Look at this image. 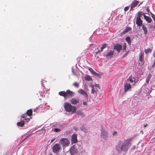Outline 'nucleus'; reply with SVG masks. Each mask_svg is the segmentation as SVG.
Returning a JSON list of instances; mask_svg holds the SVG:
<instances>
[{
	"mask_svg": "<svg viewBox=\"0 0 155 155\" xmlns=\"http://www.w3.org/2000/svg\"><path fill=\"white\" fill-rule=\"evenodd\" d=\"M107 45L106 44H102V47H101V50H98L97 51H96V54H98L99 53H100L101 51H103V50L105 48H106L107 47Z\"/></svg>",
	"mask_w": 155,
	"mask_h": 155,
	"instance_id": "a211bd4d",
	"label": "nucleus"
},
{
	"mask_svg": "<svg viewBox=\"0 0 155 155\" xmlns=\"http://www.w3.org/2000/svg\"><path fill=\"white\" fill-rule=\"evenodd\" d=\"M86 80L87 81H92V78L88 75H86L85 77Z\"/></svg>",
	"mask_w": 155,
	"mask_h": 155,
	"instance_id": "cd10ccee",
	"label": "nucleus"
},
{
	"mask_svg": "<svg viewBox=\"0 0 155 155\" xmlns=\"http://www.w3.org/2000/svg\"><path fill=\"white\" fill-rule=\"evenodd\" d=\"M54 139H53L51 141V143H52L54 140Z\"/></svg>",
	"mask_w": 155,
	"mask_h": 155,
	"instance_id": "09e8293b",
	"label": "nucleus"
},
{
	"mask_svg": "<svg viewBox=\"0 0 155 155\" xmlns=\"http://www.w3.org/2000/svg\"><path fill=\"white\" fill-rule=\"evenodd\" d=\"M83 104L84 105H87V103L86 102H83Z\"/></svg>",
	"mask_w": 155,
	"mask_h": 155,
	"instance_id": "49530a36",
	"label": "nucleus"
},
{
	"mask_svg": "<svg viewBox=\"0 0 155 155\" xmlns=\"http://www.w3.org/2000/svg\"><path fill=\"white\" fill-rule=\"evenodd\" d=\"M72 72L73 74L75 75H77L78 73V72L77 71H75L74 70V68H72Z\"/></svg>",
	"mask_w": 155,
	"mask_h": 155,
	"instance_id": "f704fd0d",
	"label": "nucleus"
},
{
	"mask_svg": "<svg viewBox=\"0 0 155 155\" xmlns=\"http://www.w3.org/2000/svg\"><path fill=\"white\" fill-rule=\"evenodd\" d=\"M144 19L148 22L150 23L152 21V19L150 17L146 16L145 15H143Z\"/></svg>",
	"mask_w": 155,
	"mask_h": 155,
	"instance_id": "6ab92c4d",
	"label": "nucleus"
},
{
	"mask_svg": "<svg viewBox=\"0 0 155 155\" xmlns=\"http://www.w3.org/2000/svg\"><path fill=\"white\" fill-rule=\"evenodd\" d=\"M81 130L85 133H87V130L84 127H82L81 128Z\"/></svg>",
	"mask_w": 155,
	"mask_h": 155,
	"instance_id": "c9c22d12",
	"label": "nucleus"
},
{
	"mask_svg": "<svg viewBox=\"0 0 155 155\" xmlns=\"http://www.w3.org/2000/svg\"><path fill=\"white\" fill-rule=\"evenodd\" d=\"M139 60L142 64L144 63V54H142L141 51L140 53L139 54Z\"/></svg>",
	"mask_w": 155,
	"mask_h": 155,
	"instance_id": "4468645a",
	"label": "nucleus"
},
{
	"mask_svg": "<svg viewBox=\"0 0 155 155\" xmlns=\"http://www.w3.org/2000/svg\"><path fill=\"white\" fill-rule=\"evenodd\" d=\"M89 71H91V72L94 75H96L97 76H99L100 75V74L96 72H95L94 71L92 68H89L88 69Z\"/></svg>",
	"mask_w": 155,
	"mask_h": 155,
	"instance_id": "aec40b11",
	"label": "nucleus"
},
{
	"mask_svg": "<svg viewBox=\"0 0 155 155\" xmlns=\"http://www.w3.org/2000/svg\"><path fill=\"white\" fill-rule=\"evenodd\" d=\"M64 107L65 110L68 112L72 111V113H74L76 110V107L72 106L71 104L65 102L64 104Z\"/></svg>",
	"mask_w": 155,
	"mask_h": 155,
	"instance_id": "f03ea898",
	"label": "nucleus"
},
{
	"mask_svg": "<svg viewBox=\"0 0 155 155\" xmlns=\"http://www.w3.org/2000/svg\"><path fill=\"white\" fill-rule=\"evenodd\" d=\"M114 53V51L110 50L109 51L107 52V54H106V56L107 58H111L113 55Z\"/></svg>",
	"mask_w": 155,
	"mask_h": 155,
	"instance_id": "2eb2a0df",
	"label": "nucleus"
},
{
	"mask_svg": "<svg viewBox=\"0 0 155 155\" xmlns=\"http://www.w3.org/2000/svg\"><path fill=\"white\" fill-rule=\"evenodd\" d=\"M60 129L58 128H55L54 129V131L56 132H60Z\"/></svg>",
	"mask_w": 155,
	"mask_h": 155,
	"instance_id": "e433bc0d",
	"label": "nucleus"
},
{
	"mask_svg": "<svg viewBox=\"0 0 155 155\" xmlns=\"http://www.w3.org/2000/svg\"><path fill=\"white\" fill-rule=\"evenodd\" d=\"M129 9V7L128 6L124 8V10L125 11H127Z\"/></svg>",
	"mask_w": 155,
	"mask_h": 155,
	"instance_id": "37998d69",
	"label": "nucleus"
},
{
	"mask_svg": "<svg viewBox=\"0 0 155 155\" xmlns=\"http://www.w3.org/2000/svg\"><path fill=\"white\" fill-rule=\"evenodd\" d=\"M139 3V2L136 0H134L133 1L130 5V10H132V9L136 6Z\"/></svg>",
	"mask_w": 155,
	"mask_h": 155,
	"instance_id": "f8f14e48",
	"label": "nucleus"
},
{
	"mask_svg": "<svg viewBox=\"0 0 155 155\" xmlns=\"http://www.w3.org/2000/svg\"><path fill=\"white\" fill-rule=\"evenodd\" d=\"M94 85V87H98V88H100L99 85V84H95L94 85Z\"/></svg>",
	"mask_w": 155,
	"mask_h": 155,
	"instance_id": "79ce46f5",
	"label": "nucleus"
},
{
	"mask_svg": "<svg viewBox=\"0 0 155 155\" xmlns=\"http://www.w3.org/2000/svg\"><path fill=\"white\" fill-rule=\"evenodd\" d=\"M53 152L58 154L61 149V146L58 143H56L52 147Z\"/></svg>",
	"mask_w": 155,
	"mask_h": 155,
	"instance_id": "20e7f679",
	"label": "nucleus"
},
{
	"mask_svg": "<svg viewBox=\"0 0 155 155\" xmlns=\"http://www.w3.org/2000/svg\"><path fill=\"white\" fill-rule=\"evenodd\" d=\"M151 15V16H153V15H154V14H153L151 12H150Z\"/></svg>",
	"mask_w": 155,
	"mask_h": 155,
	"instance_id": "603ef678",
	"label": "nucleus"
},
{
	"mask_svg": "<svg viewBox=\"0 0 155 155\" xmlns=\"http://www.w3.org/2000/svg\"><path fill=\"white\" fill-rule=\"evenodd\" d=\"M147 12H150V10L148 7H147Z\"/></svg>",
	"mask_w": 155,
	"mask_h": 155,
	"instance_id": "de8ad7c7",
	"label": "nucleus"
},
{
	"mask_svg": "<svg viewBox=\"0 0 155 155\" xmlns=\"http://www.w3.org/2000/svg\"><path fill=\"white\" fill-rule=\"evenodd\" d=\"M18 126L22 127L25 124V122L23 120H21L19 122H18L17 124Z\"/></svg>",
	"mask_w": 155,
	"mask_h": 155,
	"instance_id": "4be33fe9",
	"label": "nucleus"
},
{
	"mask_svg": "<svg viewBox=\"0 0 155 155\" xmlns=\"http://www.w3.org/2000/svg\"><path fill=\"white\" fill-rule=\"evenodd\" d=\"M32 111L31 109L28 110L26 112V114L28 116H30L32 114Z\"/></svg>",
	"mask_w": 155,
	"mask_h": 155,
	"instance_id": "bb28decb",
	"label": "nucleus"
},
{
	"mask_svg": "<svg viewBox=\"0 0 155 155\" xmlns=\"http://www.w3.org/2000/svg\"><path fill=\"white\" fill-rule=\"evenodd\" d=\"M138 80L139 79L137 77L132 75H130L127 79V81H130L131 84V85L134 86L138 82Z\"/></svg>",
	"mask_w": 155,
	"mask_h": 155,
	"instance_id": "7ed1b4c3",
	"label": "nucleus"
},
{
	"mask_svg": "<svg viewBox=\"0 0 155 155\" xmlns=\"http://www.w3.org/2000/svg\"><path fill=\"white\" fill-rule=\"evenodd\" d=\"M147 125V124H145L144 125V127H146Z\"/></svg>",
	"mask_w": 155,
	"mask_h": 155,
	"instance_id": "8fccbe9b",
	"label": "nucleus"
},
{
	"mask_svg": "<svg viewBox=\"0 0 155 155\" xmlns=\"http://www.w3.org/2000/svg\"><path fill=\"white\" fill-rule=\"evenodd\" d=\"M59 142L63 147L68 146L70 144L69 140L66 138H62L60 140Z\"/></svg>",
	"mask_w": 155,
	"mask_h": 155,
	"instance_id": "39448f33",
	"label": "nucleus"
},
{
	"mask_svg": "<svg viewBox=\"0 0 155 155\" xmlns=\"http://www.w3.org/2000/svg\"><path fill=\"white\" fill-rule=\"evenodd\" d=\"M27 114H23L22 116V117L23 118H25V120H30L29 119H28V118H26V117H27Z\"/></svg>",
	"mask_w": 155,
	"mask_h": 155,
	"instance_id": "473e14b6",
	"label": "nucleus"
},
{
	"mask_svg": "<svg viewBox=\"0 0 155 155\" xmlns=\"http://www.w3.org/2000/svg\"><path fill=\"white\" fill-rule=\"evenodd\" d=\"M141 4V3H140L138 5V6H139Z\"/></svg>",
	"mask_w": 155,
	"mask_h": 155,
	"instance_id": "5fc2aeb1",
	"label": "nucleus"
},
{
	"mask_svg": "<svg viewBox=\"0 0 155 155\" xmlns=\"http://www.w3.org/2000/svg\"><path fill=\"white\" fill-rule=\"evenodd\" d=\"M142 26V28L144 31V33L145 35H146L147 32V28L144 25H143Z\"/></svg>",
	"mask_w": 155,
	"mask_h": 155,
	"instance_id": "412c9836",
	"label": "nucleus"
},
{
	"mask_svg": "<svg viewBox=\"0 0 155 155\" xmlns=\"http://www.w3.org/2000/svg\"><path fill=\"white\" fill-rule=\"evenodd\" d=\"M117 134V132L116 131H114L113 132V135H116Z\"/></svg>",
	"mask_w": 155,
	"mask_h": 155,
	"instance_id": "a18cd8bd",
	"label": "nucleus"
},
{
	"mask_svg": "<svg viewBox=\"0 0 155 155\" xmlns=\"http://www.w3.org/2000/svg\"><path fill=\"white\" fill-rule=\"evenodd\" d=\"M90 87L92 88L91 91V93L92 94H94L95 92L96 93L97 91V89H95L94 87V85H91Z\"/></svg>",
	"mask_w": 155,
	"mask_h": 155,
	"instance_id": "5701e85b",
	"label": "nucleus"
},
{
	"mask_svg": "<svg viewBox=\"0 0 155 155\" xmlns=\"http://www.w3.org/2000/svg\"><path fill=\"white\" fill-rule=\"evenodd\" d=\"M151 17H152V18H153L154 21L155 22V15H153V16H151Z\"/></svg>",
	"mask_w": 155,
	"mask_h": 155,
	"instance_id": "c03bdc74",
	"label": "nucleus"
},
{
	"mask_svg": "<svg viewBox=\"0 0 155 155\" xmlns=\"http://www.w3.org/2000/svg\"><path fill=\"white\" fill-rule=\"evenodd\" d=\"M122 49V45L119 44H117L114 46V50H116L118 53L120 52Z\"/></svg>",
	"mask_w": 155,
	"mask_h": 155,
	"instance_id": "1a4fd4ad",
	"label": "nucleus"
},
{
	"mask_svg": "<svg viewBox=\"0 0 155 155\" xmlns=\"http://www.w3.org/2000/svg\"><path fill=\"white\" fill-rule=\"evenodd\" d=\"M152 51V49L148 48L147 49H145L144 52L145 54H147L149 52H150Z\"/></svg>",
	"mask_w": 155,
	"mask_h": 155,
	"instance_id": "c756f323",
	"label": "nucleus"
},
{
	"mask_svg": "<svg viewBox=\"0 0 155 155\" xmlns=\"http://www.w3.org/2000/svg\"><path fill=\"white\" fill-rule=\"evenodd\" d=\"M58 94L60 96L65 97V96H66V92L64 91H61L59 92Z\"/></svg>",
	"mask_w": 155,
	"mask_h": 155,
	"instance_id": "393cba45",
	"label": "nucleus"
},
{
	"mask_svg": "<svg viewBox=\"0 0 155 155\" xmlns=\"http://www.w3.org/2000/svg\"><path fill=\"white\" fill-rule=\"evenodd\" d=\"M131 28L130 27H127L126 28L125 30L127 32V33L130 31L131 30Z\"/></svg>",
	"mask_w": 155,
	"mask_h": 155,
	"instance_id": "72a5a7b5",
	"label": "nucleus"
},
{
	"mask_svg": "<svg viewBox=\"0 0 155 155\" xmlns=\"http://www.w3.org/2000/svg\"><path fill=\"white\" fill-rule=\"evenodd\" d=\"M70 102L73 104H77L79 102V100L74 98H72L70 101Z\"/></svg>",
	"mask_w": 155,
	"mask_h": 155,
	"instance_id": "f3484780",
	"label": "nucleus"
},
{
	"mask_svg": "<svg viewBox=\"0 0 155 155\" xmlns=\"http://www.w3.org/2000/svg\"><path fill=\"white\" fill-rule=\"evenodd\" d=\"M74 94L73 92L70 90H67L66 92V96L64 97V98L66 99L68 97H71L74 96Z\"/></svg>",
	"mask_w": 155,
	"mask_h": 155,
	"instance_id": "423d86ee",
	"label": "nucleus"
},
{
	"mask_svg": "<svg viewBox=\"0 0 155 155\" xmlns=\"http://www.w3.org/2000/svg\"><path fill=\"white\" fill-rule=\"evenodd\" d=\"M124 45H123V50L124 51L126 50V46L125 43H124Z\"/></svg>",
	"mask_w": 155,
	"mask_h": 155,
	"instance_id": "4c0bfd02",
	"label": "nucleus"
},
{
	"mask_svg": "<svg viewBox=\"0 0 155 155\" xmlns=\"http://www.w3.org/2000/svg\"><path fill=\"white\" fill-rule=\"evenodd\" d=\"M127 33V32L125 30L123 31L120 34V35H122L125 34Z\"/></svg>",
	"mask_w": 155,
	"mask_h": 155,
	"instance_id": "a19ab883",
	"label": "nucleus"
},
{
	"mask_svg": "<svg viewBox=\"0 0 155 155\" xmlns=\"http://www.w3.org/2000/svg\"><path fill=\"white\" fill-rule=\"evenodd\" d=\"M31 134H30L27 136L25 138L21 139V142H23L25 141L26 139L29 137L31 136Z\"/></svg>",
	"mask_w": 155,
	"mask_h": 155,
	"instance_id": "2f4dec72",
	"label": "nucleus"
},
{
	"mask_svg": "<svg viewBox=\"0 0 155 155\" xmlns=\"http://www.w3.org/2000/svg\"><path fill=\"white\" fill-rule=\"evenodd\" d=\"M127 33V32L125 30L123 31L120 34V35H122L125 34Z\"/></svg>",
	"mask_w": 155,
	"mask_h": 155,
	"instance_id": "58836bf2",
	"label": "nucleus"
},
{
	"mask_svg": "<svg viewBox=\"0 0 155 155\" xmlns=\"http://www.w3.org/2000/svg\"><path fill=\"white\" fill-rule=\"evenodd\" d=\"M143 12H139L138 13V15L136 18H141V17L143 15Z\"/></svg>",
	"mask_w": 155,
	"mask_h": 155,
	"instance_id": "b1692460",
	"label": "nucleus"
},
{
	"mask_svg": "<svg viewBox=\"0 0 155 155\" xmlns=\"http://www.w3.org/2000/svg\"><path fill=\"white\" fill-rule=\"evenodd\" d=\"M70 152L71 154H74L77 153L78 150L76 147H75V145L73 146L71 148L70 150Z\"/></svg>",
	"mask_w": 155,
	"mask_h": 155,
	"instance_id": "ddd939ff",
	"label": "nucleus"
},
{
	"mask_svg": "<svg viewBox=\"0 0 155 155\" xmlns=\"http://www.w3.org/2000/svg\"><path fill=\"white\" fill-rule=\"evenodd\" d=\"M127 33V32L125 30L123 31L120 34V35H122L125 34Z\"/></svg>",
	"mask_w": 155,
	"mask_h": 155,
	"instance_id": "ea45409f",
	"label": "nucleus"
},
{
	"mask_svg": "<svg viewBox=\"0 0 155 155\" xmlns=\"http://www.w3.org/2000/svg\"><path fill=\"white\" fill-rule=\"evenodd\" d=\"M73 85L75 87L78 88L79 86V83L77 82H74L73 84Z\"/></svg>",
	"mask_w": 155,
	"mask_h": 155,
	"instance_id": "7c9ffc66",
	"label": "nucleus"
},
{
	"mask_svg": "<svg viewBox=\"0 0 155 155\" xmlns=\"http://www.w3.org/2000/svg\"><path fill=\"white\" fill-rule=\"evenodd\" d=\"M151 77V75L149 74L147 76L146 78V82L147 84L149 83V81Z\"/></svg>",
	"mask_w": 155,
	"mask_h": 155,
	"instance_id": "a878e982",
	"label": "nucleus"
},
{
	"mask_svg": "<svg viewBox=\"0 0 155 155\" xmlns=\"http://www.w3.org/2000/svg\"><path fill=\"white\" fill-rule=\"evenodd\" d=\"M151 15V16H153V15H154V14H153L151 12H150Z\"/></svg>",
	"mask_w": 155,
	"mask_h": 155,
	"instance_id": "3c124183",
	"label": "nucleus"
},
{
	"mask_svg": "<svg viewBox=\"0 0 155 155\" xmlns=\"http://www.w3.org/2000/svg\"><path fill=\"white\" fill-rule=\"evenodd\" d=\"M133 87L134 86L131 85V84H130V83H126L124 85V91L126 92L128 91H130L131 90L132 87Z\"/></svg>",
	"mask_w": 155,
	"mask_h": 155,
	"instance_id": "0eeeda50",
	"label": "nucleus"
},
{
	"mask_svg": "<svg viewBox=\"0 0 155 155\" xmlns=\"http://www.w3.org/2000/svg\"><path fill=\"white\" fill-rule=\"evenodd\" d=\"M126 41L128 42L129 45H131L130 38V37H127L126 38Z\"/></svg>",
	"mask_w": 155,
	"mask_h": 155,
	"instance_id": "c85d7f7f",
	"label": "nucleus"
},
{
	"mask_svg": "<svg viewBox=\"0 0 155 155\" xmlns=\"http://www.w3.org/2000/svg\"><path fill=\"white\" fill-rule=\"evenodd\" d=\"M132 140V139L131 138L126 139L123 141L119 140L115 145L116 150L118 153H127L131 145Z\"/></svg>",
	"mask_w": 155,
	"mask_h": 155,
	"instance_id": "f257e3e1",
	"label": "nucleus"
},
{
	"mask_svg": "<svg viewBox=\"0 0 155 155\" xmlns=\"http://www.w3.org/2000/svg\"><path fill=\"white\" fill-rule=\"evenodd\" d=\"M143 21L141 18H136V24L137 26L140 27L143 25Z\"/></svg>",
	"mask_w": 155,
	"mask_h": 155,
	"instance_id": "dca6fc26",
	"label": "nucleus"
},
{
	"mask_svg": "<svg viewBox=\"0 0 155 155\" xmlns=\"http://www.w3.org/2000/svg\"><path fill=\"white\" fill-rule=\"evenodd\" d=\"M48 155H53L51 153H50L48 154Z\"/></svg>",
	"mask_w": 155,
	"mask_h": 155,
	"instance_id": "864d4df0",
	"label": "nucleus"
},
{
	"mask_svg": "<svg viewBox=\"0 0 155 155\" xmlns=\"http://www.w3.org/2000/svg\"><path fill=\"white\" fill-rule=\"evenodd\" d=\"M78 92L80 94L83 95L84 98H86L87 100L88 99V96L84 90L82 89H80L78 91Z\"/></svg>",
	"mask_w": 155,
	"mask_h": 155,
	"instance_id": "9d476101",
	"label": "nucleus"
},
{
	"mask_svg": "<svg viewBox=\"0 0 155 155\" xmlns=\"http://www.w3.org/2000/svg\"><path fill=\"white\" fill-rule=\"evenodd\" d=\"M108 137V135L106 131L102 129L101 130V137L104 139V140H106Z\"/></svg>",
	"mask_w": 155,
	"mask_h": 155,
	"instance_id": "6e6552de",
	"label": "nucleus"
},
{
	"mask_svg": "<svg viewBox=\"0 0 155 155\" xmlns=\"http://www.w3.org/2000/svg\"><path fill=\"white\" fill-rule=\"evenodd\" d=\"M71 143L73 144V143H75L78 142L77 139V135L75 134H73L71 137Z\"/></svg>",
	"mask_w": 155,
	"mask_h": 155,
	"instance_id": "9b49d317",
	"label": "nucleus"
}]
</instances>
